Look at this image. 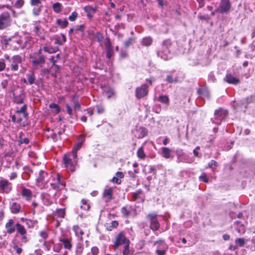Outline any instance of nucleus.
Returning <instances> with one entry per match:
<instances>
[{
  "mask_svg": "<svg viewBox=\"0 0 255 255\" xmlns=\"http://www.w3.org/2000/svg\"><path fill=\"white\" fill-rule=\"evenodd\" d=\"M171 45V41L169 40H164L161 45L160 49L157 52V55L161 58L167 60L172 57L170 48Z\"/></svg>",
  "mask_w": 255,
  "mask_h": 255,
  "instance_id": "obj_1",
  "label": "nucleus"
},
{
  "mask_svg": "<svg viewBox=\"0 0 255 255\" xmlns=\"http://www.w3.org/2000/svg\"><path fill=\"white\" fill-rule=\"evenodd\" d=\"M4 44L6 45H9L12 50H17L19 48H23L24 46H22V40L18 37H14L5 39L4 40Z\"/></svg>",
  "mask_w": 255,
  "mask_h": 255,
  "instance_id": "obj_2",
  "label": "nucleus"
},
{
  "mask_svg": "<svg viewBox=\"0 0 255 255\" xmlns=\"http://www.w3.org/2000/svg\"><path fill=\"white\" fill-rule=\"evenodd\" d=\"M231 7V3L230 0H221L219 7L215 11L221 13H227L229 12Z\"/></svg>",
  "mask_w": 255,
  "mask_h": 255,
  "instance_id": "obj_3",
  "label": "nucleus"
},
{
  "mask_svg": "<svg viewBox=\"0 0 255 255\" xmlns=\"http://www.w3.org/2000/svg\"><path fill=\"white\" fill-rule=\"evenodd\" d=\"M134 136L137 138H142L148 134V129L140 126H136L132 131Z\"/></svg>",
  "mask_w": 255,
  "mask_h": 255,
  "instance_id": "obj_4",
  "label": "nucleus"
},
{
  "mask_svg": "<svg viewBox=\"0 0 255 255\" xmlns=\"http://www.w3.org/2000/svg\"><path fill=\"white\" fill-rule=\"evenodd\" d=\"M11 24V19L9 13L5 12L0 15V29L8 27Z\"/></svg>",
  "mask_w": 255,
  "mask_h": 255,
  "instance_id": "obj_5",
  "label": "nucleus"
},
{
  "mask_svg": "<svg viewBox=\"0 0 255 255\" xmlns=\"http://www.w3.org/2000/svg\"><path fill=\"white\" fill-rule=\"evenodd\" d=\"M227 111L223 109L216 110L214 113L215 121L213 122L216 124H220L221 121L227 116Z\"/></svg>",
  "mask_w": 255,
  "mask_h": 255,
  "instance_id": "obj_6",
  "label": "nucleus"
},
{
  "mask_svg": "<svg viewBox=\"0 0 255 255\" xmlns=\"http://www.w3.org/2000/svg\"><path fill=\"white\" fill-rule=\"evenodd\" d=\"M126 244H129V241L126 238L125 235L123 233H119L116 237L115 247L117 248L121 245H126Z\"/></svg>",
  "mask_w": 255,
  "mask_h": 255,
  "instance_id": "obj_7",
  "label": "nucleus"
},
{
  "mask_svg": "<svg viewBox=\"0 0 255 255\" xmlns=\"http://www.w3.org/2000/svg\"><path fill=\"white\" fill-rule=\"evenodd\" d=\"M12 186L10 182L6 179L0 180V192L9 193L11 190Z\"/></svg>",
  "mask_w": 255,
  "mask_h": 255,
  "instance_id": "obj_8",
  "label": "nucleus"
},
{
  "mask_svg": "<svg viewBox=\"0 0 255 255\" xmlns=\"http://www.w3.org/2000/svg\"><path fill=\"white\" fill-rule=\"evenodd\" d=\"M22 61L21 57L19 55H15L11 58L10 62V68L12 71H17L18 69V64Z\"/></svg>",
  "mask_w": 255,
  "mask_h": 255,
  "instance_id": "obj_9",
  "label": "nucleus"
},
{
  "mask_svg": "<svg viewBox=\"0 0 255 255\" xmlns=\"http://www.w3.org/2000/svg\"><path fill=\"white\" fill-rule=\"evenodd\" d=\"M30 58L32 59L31 62L34 65L43 64L45 63V57L43 55H37L36 53L30 55Z\"/></svg>",
  "mask_w": 255,
  "mask_h": 255,
  "instance_id": "obj_10",
  "label": "nucleus"
},
{
  "mask_svg": "<svg viewBox=\"0 0 255 255\" xmlns=\"http://www.w3.org/2000/svg\"><path fill=\"white\" fill-rule=\"evenodd\" d=\"M147 87L146 85L143 84L140 87L136 89V96L137 98H141L147 94Z\"/></svg>",
  "mask_w": 255,
  "mask_h": 255,
  "instance_id": "obj_11",
  "label": "nucleus"
},
{
  "mask_svg": "<svg viewBox=\"0 0 255 255\" xmlns=\"http://www.w3.org/2000/svg\"><path fill=\"white\" fill-rule=\"evenodd\" d=\"M113 190L112 187H107L105 188L103 193V197L106 202H109L112 199Z\"/></svg>",
  "mask_w": 255,
  "mask_h": 255,
  "instance_id": "obj_12",
  "label": "nucleus"
},
{
  "mask_svg": "<svg viewBox=\"0 0 255 255\" xmlns=\"http://www.w3.org/2000/svg\"><path fill=\"white\" fill-rule=\"evenodd\" d=\"M63 162L65 166L67 168V169L69 170L71 172H74L75 171L77 163L75 162L74 160H72L71 159L69 160H68V158L64 157Z\"/></svg>",
  "mask_w": 255,
  "mask_h": 255,
  "instance_id": "obj_13",
  "label": "nucleus"
},
{
  "mask_svg": "<svg viewBox=\"0 0 255 255\" xmlns=\"http://www.w3.org/2000/svg\"><path fill=\"white\" fill-rule=\"evenodd\" d=\"M132 200L138 202H142L144 201V196L142 190H138L132 194Z\"/></svg>",
  "mask_w": 255,
  "mask_h": 255,
  "instance_id": "obj_14",
  "label": "nucleus"
},
{
  "mask_svg": "<svg viewBox=\"0 0 255 255\" xmlns=\"http://www.w3.org/2000/svg\"><path fill=\"white\" fill-rule=\"evenodd\" d=\"M161 154L162 156L166 159L173 158V156L172 155V150L168 147H162L160 149Z\"/></svg>",
  "mask_w": 255,
  "mask_h": 255,
  "instance_id": "obj_15",
  "label": "nucleus"
},
{
  "mask_svg": "<svg viewBox=\"0 0 255 255\" xmlns=\"http://www.w3.org/2000/svg\"><path fill=\"white\" fill-rule=\"evenodd\" d=\"M84 9L87 13L88 18L91 19L96 12L97 9L96 7H93L90 5H87L84 8Z\"/></svg>",
  "mask_w": 255,
  "mask_h": 255,
  "instance_id": "obj_16",
  "label": "nucleus"
},
{
  "mask_svg": "<svg viewBox=\"0 0 255 255\" xmlns=\"http://www.w3.org/2000/svg\"><path fill=\"white\" fill-rule=\"evenodd\" d=\"M225 81L229 84H238L240 81L238 79L234 77L230 74L226 75V77L224 79Z\"/></svg>",
  "mask_w": 255,
  "mask_h": 255,
  "instance_id": "obj_17",
  "label": "nucleus"
},
{
  "mask_svg": "<svg viewBox=\"0 0 255 255\" xmlns=\"http://www.w3.org/2000/svg\"><path fill=\"white\" fill-rule=\"evenodd\" d=\"M13 222L12 219H10L5 224V228L8 234H11L15 231V228L12 226Z\"/></svg>",
  "mask_w": 255,
  "mask_h": 255,
  "instance_id": "obj_18",
  "label": "nucleus"
},
{
  "mask_svg": "<svg viewBox=\"0 0 255 255\" xmlns=\"http://www.w3.org/2000/svg\"><path fill=\"white\" fill-rule=\"evenodd\" d=\"M59 241L63 244L64 247L66 249L71 250L72 244L71 240L67 238H60Z\"/></svg>",
  "mask_w": 255,
  "mask_h": 255,
  "instance_id": "obj_19",
  "label": "nucleus"
},
{
  "mask_svg": "<svg viewBox=\"0 0 255 255\" xmlns=\"http://www.w3.org/2000/svg\"><path fill=\"white\" fill-rule=\"evenodd\" d=\"M124 177V175L122 172H117L116 174V176L114 177L112 179V181L118 184H121V179Z\"/></svg>",
  "mask_w": 255,
  "mask_h": 255,
  "instance_id": "obj_20",
  "label": "nucleus"
},
{
  "mask_svg": "<svg viewBox=\"0 0 255 255\" xmlns=\"http://www.w3.org/2000/svg\"><path fill=\"white\" fill-rule=\"evenodd\" d=\"M14 101L15 103L19 104L23 102L24 95L22 93H20L16 95L15 93H13Z\"/></svg>",
  "mask_w": 255,
  "mask_h": 255,
  "instance_id": "obj_21",
  "label": "nucleus"
},
{
  "mask_svg": "<svg viewBox=\"0 0 255 255\" xmlns=\"http://www.w3.org/2000/svg\"><path fill=\"white\" fill-rule=\"evenodd\" d=\"M103 91L108 99L110 98L114 95V91L113 89L110 87H105L104 88H103Z\"/></svg>",
  "mask_w": 255,
  "mask_h": 255,
  "instance_id": "obj_22",
  "label": "nucleus"
},
{
  "mask_svg": "<svg viewBox=\"0 0 255 255\" xmlns=\"http://www.w3.org/2000/svg\"><path fill=\"white\" fill-rule=\"evenodd\" d=\"M64 157L68 158V160H70L71 159L72 160H74L75 162L77 163V152L75 151H72L70 153H68L65 155Z\"/></svg>",
  "mask_w": 255,
  "mask_h": 255,
  "instance_id": "obj_23",
  "label": "nucleus"
},
{
  "mask_svg": "<svg viewBox=\"0 0 255 255\" xmlns=\"http://www.w3.org/2000/svg\"><path fill=\"white\" fill-rule=\"evenodd\" d=\"M73 230L75 233L76 236L80 239L81 241H82V235L84 233L83 231L80 229V228L78 226H74Z\"/></svg>",
  "mask_w": 255,
  "mask_h": 255,
  "instance_id": "obj_24",
  "label": "nucleus"
},
{
  "mask_svg": "<svg viewBox=\"0 0 255 255\" xmlns=\"http://www.w3.org/2000/svg\"><path fill=\"white\" fill-rule=\"evenodd\" d=\"M10 208L12 213L16 214L20 212V206L19 204L14 202L12 203Z\"/></svg>",
  "mask_w": 255,
  "mask_h": 255,
  "instance_id": "obj_25",
  "label": "nucleus"
},
{
  "mask_svg": "<svg viewBox=\"0 0 255 255\" xmlns=\"http://www.w3.org/2000/svg\"><path fill=\"white\" fill-rule=\"evenodd\" d=\"M131 209L132 208L130 207H124L121 209V212L124 216L128 218L131 214Z\"/></svg>",
  "mask_w": 255,
  "mask_h": 255,
  "instance_id": "obj_26",
  "label": "nucleus"
},
{
  "mask_svg": "<svg viewBox=\"0 0 255 255\" xmlns=\"http://www.w3.org/2000/svg\"><path fill=\"white\" fill-rule=\"evenodd\" d=\"M15 228L17 232L19 233L21 236H23L26 234V231L25 229L21 224L17 223L15 225Z\"/></svg>",
  "mask_w": 255,
  "mask_h": 255,
  "instance_id": "obj_27",
  "label": "nucleus"
},
{
  "mask_svg": "<svg viewBox=\"0 0 255 255\" xmlns=\"http://www.w3.org/2000/svg\"><path fill=\"white\" fill-rule=\"evenodd\" d=\"M26 109L27 107L26 105H23L22 107L18 110H17L16 111V113L17 114H21L22 115V118H26L27 114L26 113Z\"/></svg>",
  "mask_w": 255,
  "mask_h": 255,
  "instance_id": "obj_28",
  "label": "nucleus"
},
{
  "mask_svg": "<svg viewBox=\"0 0 255 255\" xmlns=\"http://www.w3.org/2000/svg\"><path fill=\"white\" fill-rule=\"evenodd\" d=\"M49 107L52 109V112L55 114H58L60 111V108L56 104L52 103L49 105Z\"/></svg>",
  "mask_w": 255,
  "mask_h": 255,
  "instance_id": "obj_29",
  "label": "nucleus"
},
{
  "mask_svg": "<svg viewBox=\"0 0 255 255\" xmlns=\"http://www.w3.org/2000/svg\"><path fill=\"white\" fill-rule=\"evenodd\" d=\"M56 23L58 26H60L61 28H64L68 25V22L66 19H57Z\"/></svg>",
  "mask_w": 255,
  "mask_h": 255,
  "instance_id": "obj_30",
  "label": "nucleus"
},
{
  "mask_svg": "<svg viewBox=\"0 0 255 255\" xmlns=\"http://www.w3.org/2000/svg\"><path fill=\"white\" fill-rule=\"evenodd\" d=\"M22 194L26 198V200H29L31 198V192L29 189L24 188L22 190Z\"/></svg>",
  "mask_w": 255,
  "mask_h": 255,
  "instance_id": "obj_31",
  "label": "nucleus"
},
{
  "mask_svg": "<svg viewBox=\"0 0 255 255\" xmlns=\"http://www.w3.org/2000/svg\"><path fill=\"white\" fill-rule=\"evenodd\" d=\"M137 156L139 158L144 159L146 155L143 150L142 146L139 147L137 151Z\"/></svg>",
  "mask_w": 255,
  "mask_h": 255,
  "instance_id": "obj_32",
  "label": "nucleus"
},
{
  "mask_svg": "<svg viewBox=\"0 0 255 255\" xmlns=\"http://www.w3.org/2000/svg\"><path fill=\"white\" fill-rule=\"evenodd\" d=\"M26 77L27 78L28 82L30 85H32L34 83L35 77L33 73L32 72L26 74Z\"/></svg>",
  "mask_w": 255,
  "mask_h": 255,
  "instance_id": "obj_33",
  "label": "nucleus"
},
{
  "mask_svg": "<svg viewBox=\"0 0 255 255\" xmlns=\"http://www.w3.org/2000/svg\"><path fill=\"white\" fill-rule=\"evenodd\" d=\"M150 228L153 230L155 231L158 229L159 228V224L157 221V220H153L150 221Z\"/></svg>",
  "mask_w": 255,
  "mask_h": 255,
  "instance_id": "obj_34",
  "label": "nucleus"
},
{
  "mask_svg": "<svg viewBox=\"0 0 255 255\" xmlns=\"http://www.w3.org/2000/svg\"><path fill=\"white\" fill-rule=\"evenodd\" d=\"M55 183H57V185L60 187L61 188H63L64 185L63 183H61L60 180V175L59 173L56 174V178L54 180V182Z\"/></svg>",
  "mask_w": 255,
  "mask_h": 255,
  "instance_id": "obj_35",
  "label": "nucleus"
},
{
  "mask_svg": "<svg viewBox=\"0 0 255 255\" xmlns=\"http://www.w3.org/2000/svg\"><path fill=\"white\" fill-rule=\"evenodd\" d=\"M152 42V39L150 37H146L142 39V44L145 46H149Z\"/></svg>",
  "mask_w": 255,
  "mask_h": 255,
  "instance_id": "obj_36",
  "label": "nucleus"
},
{
  "mask_svg": "<svg viewBox=\"0 0 255 255\" xmlns=\"http://www.w3.org/2000/svg\"><path fill=\"white\" fill-rule=\"evenodd\" d=\"M82 141H78V142L74 146L72 151H75L76 152L81 147L83 142L85 140L84 137H82Z\"/></svg>",
  "mask_w": 255,
  "mask_h": 255,
  "instance_id": "obj_37",
  "label": "nucleus"
},
{
  "mask_svg": "<svg viewBox=\"0 0 255 255\" xmlns=\"http://www.w3.org/2000/svg\"><path fill=\"white\" fill-rule=\"evenodd\" d=\"M158 100L161 103L168 104L169 103V98L166 95H161L158 98Z\"/></svg>",
  "mask_w": 255,
  "mask_h": 255,
  "instance_id": "obj_38",
  "label": "nucleus"
},
{
  "mask_svg": "<svg viewBox=\"0 0 255 255\" xmlns=\"http://www.w3.org/2000/svg\"><path fill=\"white\" fill-rule=\"evenodd\" d=\"M94 39L101 43L103 41L104 37L100 32H97L95 36Z\"/></svg>",
  "mask_w": 255,
  "mask_h": 255,
  "instance_id": "obj_39",
  "label": "nucleus"
},
{
  "mask_svg": "<svg viewBox=\"0 0 255 255\" xmlns=\"http://www.w3.org/2000/svg\"><path fill=\"white\" fill-rule=\"evenodd\" d=\"M45 175H46V173H45L44 171H40L39 172V176L36 178L37 182H40L42 181L44 179Z\"/></svg>",
  "mask_w": 255,
  "mask_h": 255,
  "instance_id": "obj_40",
  "label": "nucleus"
},
{
  "mask_svg": "<svg viewBox=\"0 0 255 255\" xmlns=\"http://www.w3.org/2000/svg\"><path fill=\"white\" fill-rule=\"evenodd\" d=\"M82 205L81 206V208L85 210H89L90 206L89 204L87 203V201L85 199H82L81 201Z\"/></svg>",
  "mask_w": 255,
  "mask_h": 255,
  "instance_id": "obj_41",
  "label": "nucleus"
},
{
  "mask_svg": "<svg viewBox=\"0 0 255 255\" xmlns=\"http://www.w3.org/2000/svg\"><path fill=\"white\" fill-rule=\"evenodd\" d=\"M235 243L240 247H242L245 245V240L244 238H237L235 240Z\"/></svg>",
  "mask_w": 255,
  "mask_h": 255,
  "instance_id": "obj_42",
  "label": "nucleus"
},
{
  "mask_svg": "<svg viewBox=\"0 0 255 255\" xmlns=\"http://www.w3.org/2000/svg\"><path fill=\"white\" fill-rule=\"evenodd\" d=\"M43 49L44 51L50 54L55 53L56 51L55 48L52 47L45 46Z\"/></svg>",
  "mask_w": 255,
  "mask_h": 255,
  "instance_id": "obj_43",
  "label": "nucleus"
},
{
  "mask_svg": "<svg viewBox=\"0 0 255 255\" xmlns=\"http://www.w3.org/2000/svg\"><path fill=\"white\" fill-rule=\"evenodd\" d=\"M53 10L58 13L61 11V4L58 2H56L53 4Z\"/></svg>",
  "mask_w": 255,
  "mask_h": 255,
  "instance_id": "obj_44",
  "label": "nucleus"
},
{
  "mask_svg": "<svg viewBox=\"0 0 255 255\" xmlns=\"http://www.w3.org/2000/svg\"><path fill=\"white\" fill-rule=\"evenodd\" d=\"M83 248L81 244H78L76 247V255H81L83 252Z\"/></svg>",
  "mask_w": 255,
  "mask_h": 255,
  "instance_id": "obj_45",
  "label": "nucleus"
},
{
  "mask_svg": "<svg viewBox=\"0 0 255 255\" xmlns=\"http://www.w3.org/2000/svg\"><path fill=\"white\" fill-rule=\"evenodd\" d=\"M123 253L124 255H130V251L129 249V244H126L125 245Z\"/></svg>",
  "mask_w": 255,
  "mask_h": 255,
  "instance_id": "obj_46",
  "label": "nucleus"
},
{
  "mask_svg": "<svg viewBox=\"0 0 255 255\" xmlns=\"http://www.w3.org/2000/svg\"><path fill=\"white\" fill-rule=\"evenodd\" d=\"M65 213V210L64 209H58L56 210V215L60 218H64Z\"/></svg>",
  "mask_w": 255,
  "mask_h": 255,
  "instance_id": "obj_47",
  "label": "nucleus"
},
{
  "mask_svg": "<svg viewBox=\"0 0 255 255\" xmlns=\"http://www.w3.org/2000/svg\"><path fill=\"white\" fill-rule=\"evenodd\" d=\"M166 80L167 82L170 83L178 82V79L177 78H175L174 79L171 75H167Z\"/></svg>",
  "mask_w": 255,
  "mask_h": 255,
  "instance_id": "obj_48",
  "label": "nucleus"
},
{
  "mask_svg": "<svg viewBox=\"0 0 255 255\" xmlns=\"http://www.w3.org/2000/svg\"><path fill=\"white\" fill-rule=\"evenodd\" d=\"M11 119H12V122H17L18 123H20L22 121L23 118H22V117H19L17 118V119L16 116L13 115L11 117Z\"/></svg>",
  "mask_w": 255,
  "mask_h": 255,
  "instance_id": "obj_49",
  "label": "nucleus"
},
{
  "mask_svg": "<svg viewBox=\"0 0 255 255\" xmlns=\"http://www.w3.org/2000/svg\"><path fill=\"white\" fill-rule=\"evenodd\" d=\"M24 3V1L23 0H17L14 6L16 8H20L22 6Z\"/></svg>",
  "mask_w": 255,
  "mask_h": 255,
  "instance_id": "obj_50",
  "label": "nucleus"
},
{
  "mask_svg": "<svg viewBox=\"0 0 255 255\" xmlns=\"http://www.w3.org/2000/svg\"><path fill=\"white\" fill-rule=\"evenodd\" d=\"M77 16L78 13L76 12H73L72 14L70 15H69V19L71 21H73L75 20V19L77 17Z\"/></svg>",
  "mask_w": 255,
  "mask_h": 255,
  "instance_id": "obj_51",
  "label": "nucleus"
},
{
  "mask_svg": "<svg viewBox=\"0 0 255 255\" xmlns=\"http://www.w3.org/2000/svg\"><path fill=\"white\" fill-rule=\"evenodd\" d=\"M134 41V38L131 37L129 38L127 40L125 41L124 42L125 45L126 47L129 46L133 41Z\"/></svg>",
  "mask_w": 255,
  "mask_h": 255,
  "instance_id": "obj_52",
  "label": "nucleus"
},
{
  "mask_svg": "<svg viewBox=\"0 0 255 255\" xmlns=\"http://www.w3.org/2000/svg\"><path fill=\"white\" fill-rule=\"evenodd\" d=\"M157 216V214H156L155 213H151L148 215L147 217L148 219L150 220V221H151L156 220V218Z\"/></svg>",
  "mask_w": 255,
  "mask_h": 255,
  "instance_id": "obj_53",
  "label": "nucleus"
},
{
  "mask_svg": "<svg viewBox=\"0 0 255 255\" xmlns=\"http://www.w3.org/2000/svg\"><path fill=\"white\" fill-rule=\"evenodd\" d=\"M198 18L200 20H205L208 21L210 19V16L207 15H198Z\"/></svg>",
  "mask_w": 255,
  "mask_h": 255,
  "instance_id": "obj_54",
  "label": "nucleus"
},
{
  "mask_svg": "<svg viewBox=\"0 0 255 255\" xmlns=\"http://www.w3.org/2000/svg\"><path fill=\"white\" fill-rule=\"evenodd\" d=\"M199 179L206 183L208 182V179L207 178L206 175L205 173H203L201 176H200Z\"/></svg>",
  "mask_w": 255,
  "mask_h": 255,
  "instance_id": "obj_55",
  "label": "nucleus"
},
{
  "mask_svg": "<svg viewBox=\"0 0 255 255\" xmlns=\"http://www.w3.org/2000/svg\"><path fill=\"white\" fill-rule=\"evenodd\" d=\"M91 252L93 255H97L99 253V249L96 247H93L91 249Z\"/></svg>",
  "mask_w": 255,
  "mask_h": 255,
  "instance_id": "obj_56",
  "label": "nucleus"
},
{
  "mask_svg": "<svg viewBox=\"0 0 255 255\" xmlns=\"http://www.w3.org/2000/svg\"><path fill=\"white\" fill-rule=\"evenodd\" d=\"M62 246L61 245H55L53 247V251L55 252H59L61 250Z\"/></svg>",
  "mask_w": 255,
  "mask_h": 255,
  "instance_id": "obj_57",
  "label": "nucleus"
},
{
  "mask_svg": "<svg viewBox=\"0 0 255 255\" xmlns=\"http://www.w3.org/2000/svg\"><path fill=\"white\" fill-rule=\"evenodd\" d=\"M97 112L98 114H101L104 112V108L102 106H97Z\"/></svg>",
  "mask_w": 255,
  "mask_h": 255,
  "instance_id": "obj_58",
  "label": "nucleus"
},
{
  "mask_svg": "<svg viewBox=\"0 0 255 255\" xmlns=\"http://www.w3.org/2000/svg\"><path fill=\"white\" fill-rule=\"evenodd\" d=\"M198 93L200 95H205L207 94V96H208V93L207 92L203 89H199L198 90Z\"/></svg>",
  "mask_w": 255,
  "mask_h": 255,
  "instance_id": "obj_59",
  "label": "nucleus"
},
{
  "mask_svg": "<svg viewBox=\"0 0 255 255\" xmlns=\"http://www.w3.org/2000/svg\"><path fill=\"white\" fill-rule=\"evenodd\" d=\"M40 235L43 239H46L48 237V234L46 232L44 231H41L40 232Z\"/></svg>",
  "mask_w": 255,
  "mask_h": 255,
  "instance_id": "obj_60",
  "label": "nucleus"
},
{
  "mask_svg": "<svg viewBox=\"0 0 255 255\" xmlns=\"http://www.w3.org/2000/svg\"><path fill=\"white\" fill-rule=\"evenodd\" d=\"M29 140L28 138H21L19 141V142L20 144L25 143V144H27L29 143Z\"/></svg>",
  "mask_w": 255,
  "mask_h": 255,
  "instance_id": "obj_61",
  "label": "nucleus"
},
{
  "mask_svg": "<svg viewBox=\"0 0 255 255\" xmlns=\"http://www.w3.org/2000/svg\"><path fill=\"white\" fill-rule=\"evenodd\" d=\"M217 165V162L216 161L212 160L209 163L208 166L210 168H212L213 165L216 166Z\"/></svg>",
  "mask_w": 255,
  "mask_h": 255,
  "instance_id": "obj_62",
  "label": "nucleus"
},
{
  "mask_svg": "<svg viewBox=\"0 0 255 255\" xmlns=\"http://www.w3.org/2000/svg\"><path fill=\"white\" fill-rule=\"evenodd\" d=\"M5 68V64L3 61H0V71H3Z\"/></svg>",
  "mask_w": 255,
  "mask_h": 255,
  "instance_id": "obj_63",
  "label": "nucleus"
},
{
  "mask_svg": "<svg viewBox=\"0 0 255 255\" xmlns=\"http://www.w3.org/2000/svg\"><path fill=\"white\" fill-rule=\"evenodd\" d=\"M41 0H30L31 4L32 5H36L41 3Z\"/></svg>",
  "mask_w": 255,
  "mask_h": 255,
  "instance_id": "obj_64",
  "label": "nucleus"
}]
</instances>
